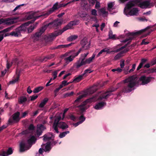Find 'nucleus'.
Masks as SVG:
<instances>
[{
    "mask_svg": "<svg viewBox=\"0 0 156 156\" xmlns=\"http://www.w3.org/2000/svg\"><path fill=\"white\" fill-rule=\"evenodd\" d=\"M42 147L44 151H49L51 149V142H49L46 144H43L42 146Z\"/></svg>",
    "mask_w": 156,
    "mask_h": 156,
    "instance_id": "19",
    "label": "nucleus"
},
{
    "mask_svg": "<svg viewBox=\"0 0 156 156\" xmlns=\"http://www.w3.org/2000/svg\"><path fill=\"white\" fill-rule=\"evenodd\" d=\"M123 47H122L120 49H118L116 50H113L112 49V48H105L101 51L97 55V57H98L103 55L104 52H106L107 54H113L115 53H117Z\"/></svg>",
    "mask_w": 156,
    "mask_h": 156,
    "instance_id": "8",
    "label": "nucleus"
},
{
    "mask_svg": "<svg viewBox=\"0 0 156 156\" xmlns=\"http://www.w3.org/2000/svg\"><path fill=\"white\" fill-rule=\"evenodd\" d=\"M62 84L64 86H65L68 85V84L67 83V81L66 80L63 81L62 82Z\"/></svg>",
    "mask_w": 156,
    "mask_h": 156,
    "instance_id": "59",
    "label": "nucleus"
},
{
    "mask_svg": "<svg viewBox=\"0 0 156 156\" xmlns=\"http://www.w3.org/2000/svg\"><path fill=\"white\" fill-rule=\"evenodd\" d=\"M65 31V30H64V28H63L62 30L56 31L54 33L50 35V37L51 38H53L54 37H56L61 34L62 33Z\"/></svg>",
    "mask_w": 156,
    "mask_h": 156,
    "instance_id": "24",
    "label": "nucleus"
},
{
    "mask_svg": "<svg viewBox=\"0 0 156 156\" xmlns=\"http://www.w3.org/2000/svg\"><path fill=\"white\" fill-rule=\"evenodd\" d=\"M36 140L35 137L32 136L30 137L27 141H22L20 144V151L23 152L29 149Z\"/></svg>",
    "mask_w": 156,
    "mask_h": 156,
    "instance_id": "4",
    "label": "nucleus"
},
{
    "mask_svg": "<svg viewBox=\"0 0 156 156\" xmlns=\"http://www.w3.org/2000/svg\"><path fill=\"white\" fill-rule=\"evenodd\" d=\"M27 100V98L26 97H22L19 99L18 101L20 103L22 104L25 102Z\"/></svg>",
    "mask_w": 156,
    "mask_h": 156,
    "instance_id": "38",
    "label": "nucleus"
},
{
    "mask_svg": "<svg viewBox=\"0 0 156 156\" xmlns=\"http://www.w3.org/2000/svg\"><path fill=\"white\" fill-rule=\"evenodd\" d=\"M66 4L64 5H63L62 4H60L58 5V3L57 2L53 6V7L50 9L48 12L46 13L45 14L41 15L40 16H36L34 14H31L29 15L27 18L28 19H33V21H35L38 17H40L41 16H44L45 17H46L48 15L52 13L54 11L56 10H57L60 7L62 6H65L66 5Z\"/></svg>",
    "mask_w": 156,
    "mask_h": 156,
    "instance_id": "5",
    "label": "nucleus"
},
{
    "mask_svg": "<svg viewBox=\"0 0 156 156\" xmlns=\"http://www.w3.org/2000/svg\"><path fill=\"white\" fill-rule=\"evenodd\" d=\"M24 4H22L19 5L17 6L16 7H15V8L14 9L13 11L14 12L15 11L17 10L20 9L21 8V7L22 6H23L24 5Z\"/></svg>",
    "mask_w": 156,
    "mask_h": 156,
    "instance_id": "51",
    "label": "nucleus"
},
{
    "mask_svg": "<svg viewBox=\"0 0 156 156\" xmlns=\"http://www.w3.org/2000/svg\"><path fill=\"white\" fill-rule=\"evenodd\" d=\"M95 56V54H94L91 57L89 58H88L86 59L85 60H84L85 64H86L90 63L92 62L93 60L94 59Z\"/></svg>",
    "mask_w": 156,
    "mask_h": 156,
    "instance_id": "29",
    "label": "nucleus"
},
{
    "mask_svg": "<svg viewBox=\"0 0 156 156\" xmlns=\"http://www.w3.org/2000/svg\"><path fill=\"white\" fill-rule=\"evenodd\" d=\"M67 118L69 119H70L72 120L75 121L77 118L74 115L72 114H69L67 117Z\"/></svg>",
    "mask_w": 156,
    "mask_h": 156,
    "instance_id": "39",
    "label": "nucleus"
},
{
    "mask_svg": "<svg viewBox=\"0 0 156 156\" xmlns=\"http://www.w3.org/2000/svg\"><path fill=\"white\" fill-rule=\"evenodd\" d=\"M136 66V65L135 64H134L133 65V68L132 69H130L129 70V73L132 72L135 69Z\"/></svg>",
    "mask_w": 156,
    "mask_h": 156,
    "instance_id": "55",
    "label": "nucleus"
},
{
    "mask_svg": "<svg viewBox=\"0 0 156 156\" xmlns=\"http://www.w3.org/2000/svg\"><path fill=\"white\" fill-rule=\"evenodd\" d=\"M146 61V60L145 59H143L141 60V63L139 64V66H138L137 68V70H139L140 69L142 66L143 64Z\"/></svg>",
    "mask_w": 156,
    "mask_h": 156,
    "instance_id": "40",
    "label": "nucleus"
},
{
    "mask_svg": "<svg viewBox=\"0 0 156 156\" xmlns=\"http://www.w3.org/2000/svg\"><path fill=\"white\" fill-rule=\"evenodd\" d=\"M34 128V126L31 124L30 125L28 129L27 130H26L25 131H23L22 132V134H26L28 133V131H29L30 133H32L33 131V129Z\"/></svg>",
    "mask_w": 156,
    "mask_h": 156,
    "instance_id": "28",
    "label": "nucleus"
},
{
    "mask_svg": "<svg viewBox=\"0 0 156 156\" xmlns=\"http://www.w3.org/2000/svg\"><path fill=\"white\" fill-rule=\"evenodd\" d=\"M74 94V92L73 91L71 92L70 93H67L66 94V95L67 96H69L72 95Z\"/></svg>",
    "mask_w": 156,
    "mask_h": 156,
    "instance_id": "63",
    "label": "nucleus"
},
{
    "mask_svg": "<svg viewBox=\"0 0 156 156\" xmlns=\"http://www.w3.org/2000/svg\"><path fill=\"white\" fill-rule=\"evenodd\" d=\"M91 12V15L94 16H95L97 15V11L95 9H92Z\"/></svg>",
    "mask_w": 156,
    "mask_h": 156,
    "instance_id": "47",
    "label": "nucleus"
},
{
    "mask_svg": "<svg viewBox=\"0 0 156 156\" xmlns=\"http://www.w3.org/2000/svg\"><path fill=\"white\" fill-rule=\"evenodd\" d=\"M125 64H124V60H122L120 61V66L121 68H123Z\"/></svg>",
    "mask_w": 156,
    "mask_h": 156,
    "instance_id": "52",
    "label": "nucleus"
},
{
    "mask_svg": "<svg viewBox=\"0 0 156 156\" xmlns=\"http://www.w3.org/2000/svg\"><path fill=\"white\" fill-rule=\"evenodd\" d=\"M135 3L133 1L128 2L126 5L124 10L123 13L127 17L137 16L139 14V10L135 7Z\"/></svg>",
    "mask_w": 156,
    "mask_h": 156,
    "instance_id": "3",
    "label": "nucleus"
},
{
    "mask_svg": "<svg viewBox=\"0 0 156 156\" xmlns=\"http://www.w3.org/2000/svg\"><path fill=\"white\" fill-rule=\"evenodd\" d=\"M86 95L87 94L85 93H84L83 94H82L80 95L79 97H77V98L75 100V102L76 103L80 101V100L82 98L85 97Z\"/></svg>",
    "mask_w": 156,
    "mask_h": 156,
    "instance_id": "34",
    "label": "nucleus"
},
{
    "mask_svg": "<svg viewBox=\"0 0 156 156\" xmlns=\"http://www.w3.org/2000/svg\"><path fill=\"white\" fill-rule=\"evenodd\" d=\"M20 28L18 27L16 28L15 30L11 32V36L15 37H19L21 36V32L20 31Z\"/></svg>",
    "mask_w": 156,
    "mask_h": 156,
    "instance_id": "21",
    "label": "nucleus"
},
{
    "mask_svg": "<svg viewBox=\"0 0 156 156\" xmlns=\"http://www.w3.org/2000/svg\"><path fill=\"white\" fill-rule=\"evenodd\" d=\"M46 29V27L44 26L42 27L39 31L37 32L34 35L33 37V39L35 41H37L39 39V37L44 33Z\"/></svg>",
    "mask_w": 156,
    "mask_h": 156,
    "instance_id": "14",
    "label": "nucleus"
},
{
    "mask_svg": "<svg viewBox=\"0 0 156 156\" xmlns=\"http://www.w3.org/2000/svg\"><path fill=\"white\" fill-rule=\"evenodd\" d=\"M119 23V22L116 21L113 24V26L115 27H118V24Z\"/></svg>",
    "mask_w": 156,
    "mask_h": 156,
    "instance_id": "60",
    "label": "nucleus"
},
{
    "mask_svg": "<svg viewBox=\"0 0 156 156\" xmlns=\"http://www.w3.org/2000/svg\"><path fill=\"white\" fill-rule=\"evenodd\" d=\"M31 23V22L30 21H28L21 26L18 28H20V31L21 32L23 31H25L27 30L28 27H27Z\"/></svg>",
    "mask_w": 156,
    "mask_h": 156,
    "instance_id": "22",
    "label": "nucleus"
},
{
    "mask_svg": "<svg viewBox=\"0 0 156 156\" xmlns=\"http://www.w3.org/2000/svg\"><path fill=\"white\" fill-rule=\"evenodd\" d=\"M37 97H38V96L37 95L35 96H32L31 97L30 100L31 101L34 100H35V99H36L37 98Z\"/></svg>",
    "mask_w": 156,
    "mask_h": 156,
    "instance_id": "61",
    "label": "nucleus"
},
{
    "mask_svg": "<svg viewBox=\"0 0 156 156\" xmlns=\"http://www.w3.org/2000/svg\"><path fill=\"white\" fill-rule=\"evenodd\" d=\"M78 37L76 35H71L68 38L67 40L69 41H73L76 39Z\"/></svg>",
    "mask_w": 156,
    "mask_h": 156,
    "instance_id": "36",
    "label": "nucleus"
},
{
    "mask_svg": "<svg viewBox=\"0 0 156 156\" xmlns=\"http://www.w3.org/2000/svg\"><path fill=\"white\" fill-rule=\"evenodd\" d=\"M62 115L61 114H60L58 115H57L54 123L53 127L57 133H58V127L63 129H65L68 128V126L66 123L63 122L58 123L59 121L61 119H62L61 117Z\"/></svg>",
    "mask_w": 156,
    "mask_h": 156,
    "instance_id": "6",
    "label": "nucleus"
},
{
    "mask_svg": "<svg viewBox=\"0 0 156 156\" xmlns=\"http://www.w3.org/2000/svg\"><path fill=\"white\" fill-rule=\"evenodd\" d=\"M68 110V108L65 109L64 111V112H63V114H62V113H61L62 114V115H61V116H62V119H63L64 118L65 114V113Z\"/></svg>",
    "mask_w": 156,
    "mask_h": 156,
    "instance_id": "57",
    "label": "nucleus"
},
{
    "mask_svg": "<svg viewBox=\"0 0 156 156\" xmlns=\"http://www.w3.org/2000/svg\"><path fill=\"white\" fill-rule=\"evenodd\" d=\"M136 4L139 7L142 9L151 8L153 7L154 3L151 2L149 1H141L140 0H135Z\"/></svg>",
    "mask_w": 156,
    "mask_h": 156,
    "instance_id": "7",
    "label": "nucleus"
},
{
    "mask_svg": "<svg viewBox=\"0 0 156 156\" xmlns=\"http://www.w3.org/2000/svg\"><path fill=\"white\" fill-rule=\"evenodd\" d=\"M62 22L63 21L61 19L57 20L49 23V24L52 25L54 27H57L62 24Z\"/></svg>",
    "mask_w": 156,
    "mask_h": 156,
    "instance_id": "26",
    "label": "nucleus"
},
{
    "mask_svg": "<svg viewBox=\"0 0 156 156\" xmlns=\"http://www.w3.org/2000/svg\"><path fill=\"white\" fill-rule=\"evenodd\" d=\"M20 113L17 112L14 113L13 115V119L15 121H18L20 119L19 117Z\"/></svg>",
    "mask_w": 156,
    "mask_h": 156,
    "instance_id": "32",
    "label": "nucleus"
},
{
    "mask_svg": "<svg viewBox=\"0 0 156 156\" xmlns=\"http://www.w3.org/2000/svg\"><path fill=\"white\" fill-rule=\"evenodd\" d=\"M79 122H81V123L85 120V118L83 116H81L79 118Z\"/></svg>",
    "mask_w": 156,
    "mask_h": 156,
    "instance_id": "50",
    "label": "nucleus"
},
{
    "mask_svg": "<svg viewBox=\"0 0 156 156\" xmlns=\"http://www.w3.org/2000/svg\"><path fill=\"white\" fill-rule=\"evenodd\" d=\"M85 65L84 60H82L79 59L75 64L76 68H79L83 65Z\"/></svg>",
    "mask_w": 156,
    "mask_h": 156,
    "instance_id": "30",
    "label": "nucleus"
},
{
    "mask_svg": "<svg viewBox=\"0 0 156 156\" xmlns=\"http://www.w3.org/2000/svg\"><path fill=\"white\" fill-rule=\"evenodd\" d=\"M54 137L53 136L51 133H48L43 136V139L44 141H49L51 140H53Z\"/></svg>",
    "mask_w": 156,
    "mask_h": 156,
    "instance_id": "18",
    "label": "nucleus"
},
{
    "mask_svg": "<svg viewBox=\"0 0 156 156\" xmlns=\"http://www.w3.org/2000/svg\"><path fill=\"white\" fill-rule=\"evenodd\" d=\"M13 150L11 148H9L7 152L2 151L0 154V156H7L12 154Z\"/></svg>",
    "mask_w": 156,
    "mask_h": 156,
    "instance_id": "25",
    "label": "nucleus"
},
{
    "mask_svg": "<svg viewBox=\"0 0 156 156\" xmlns=\"http://www.w3.org/2000/svg\"><path fill=\"white\" fill-rule=\"evenodd\" d=\"M99 12L104 16H107L108 14V11H106V9L105 8H102L100 9Z\"/></svg>",
    "mask_w": 156,
    "mask_h": 156,
    "instance_id": "27",
    "label": "nucleus"
},
{
    "mask_svg": "<svg viewBox=\"0 0 156 156\" xmlns=\"http://www.w3.org/2000/svg\"><path fill=\"white\" fill-rule=\"evenodd\" d=\"M48 101V98H45L40 104L39 105V107L41 108L43 107L46 104Z\"/></svg>",
    "mask_w": 156,
    "mask_h": 156,
    "instance_id": "35",
    "label": "nucleus"
},
{
    "mask_svg": "<svg viewBox=\"0 0 156 156\" xmlns=\"http://www.w3.org/2000/svg\"><path fill=\"white\" fill-rule=\"evenodd\" d=\"M81 124V122H78L76 123H73V125L75 127H76L78 126L80 124Z\"/></svg>",
    "mask_w": 156,
    "mask_h": 156,
    "instance_id": "56",
    "label": "nucleus"
},
{
    "mask_svg": "<svg viewBox=\"0 0 156 156\" xmlns=\"http://www.w3.org/2000/svg\"><path fill=\"white\" fill-rule=\"evenodd\" d=\"M113 90L105 93H100L95 97L87 99L84 101L79 107L81 112H83L90 106V104L92 102L99 100L103 98H106L110 96L112 94V92L115 91Z\"/></svg>",
    "mask_w": 156,
    "mask_h": 156,
    "instance_id": "2",
    "label": "nucleus"
},
{
    "mask_svg": "<svg viewBox=\"0 0 156 156\" xmlns=\"http://www.w3.org/2000/svg\"><path fill=\"white\" fill-rule=\"evenodd\" d=\"M78 21H73L70 22L66 26L64 27L63 28L64 30H66L72 28L73 26L77 25L78 23Z\"/></svg>",
    "mask_w": 156,
    "mask_h": 156,
    "instance_id": "17",
    "label": "nucleus"
},
{
    "mask_svg": "<svg viewBox=\"0 0 156 156\" xmlns=\"http://www.w3.org/2000/svg\"><path fill=\"white\" fill-rule=\"evenodd\" d=\"M106 104L104 102H100L96 104L94 107V108L96 110H100Z\"/></svg>",
    "mask_w": 156,
    "mask_h": 156,
    "instance_id": "23",
    "label": "nucleus"
},
{
    "mask_svg": "<svg viewBox=\"0 0 156 156\" xmlns=\"http://www.w3.org/2000/svg\"><path fill=\"white\" fill-rule=\"evenodd\" d=\"M109 36L110 38L115 39V35H113L112 32L110 31L109 33Z\"/></svg>",
    "mask_w": 156,
    "mask_h": 156,
    "instance_id": "46",
    "label": "nucleus"
},
{
    "mask_svg": "<svg viewBox=\"0 0 156 156\" xmlns=\"http://www.w3.org/2000/svg\"><path fill=\"white\" fill-rule=\"evenodd\" d=\"M45 129V127L43 125L40 124L37 125L35 135L38 136H40L41 135L42 131Z\"/></svg>",
    "mask_w": 156,
    "mask_h": 156,
    "instance_id": "16",
    "label": "nucleus"
},
{
    "mask_svg": "<svg viewBox=\"0 0 156 156\" xmlns=\"http://www.w3.org/2000/svg\"><path fill=\"white\" fill-rule=\"evenodd\" d=\"M59 70H56V71H54L53 73V76L54 77H53V79L52 78V80H54L56 78V77H57V75L58 72H59Z\"/></svg>",
    "mask_w": 156,
    "mask_h": 156,
    "instance_id": "48",
    "label": "nucleus"
},
{
    "mask_svg": "<svg viewBox=\"0 0 156 156\" xmlns=\"http://www.w3.org/2000/svg\"><path fill=\"white\" fill-rule=\"evenodd\" d=\"M43 88V87L40 86L37 87L34 89V90H33V92L34 93H37L42 90Z\"/></svg>",
    "mask_w": 156,
    "mask_h": 156,
    "instance_id": "43",
    "label": "nucleus"
},
{
    "mask_svg": "<svg viewBox=\"0 0 156 156\" xmlns=\"http://www.w3.org/2000/svg\"><path fill=\"white\" fill-rule=\"evenodd\" d=\"M92 72L90 70V69H87L86 70L84 73L82 74L83 76L84 75L86 74L87 73H91Z\"/></svg>",
    "mask_w": 156,
    "mask_h": 156,
    "instance_id": "53",
    "label": "nucleus"
},
{
    "mask_svg": "<svg viewBox=\"0 0 156 156\" xmlns=\"http://www.w3.org/2000/svg\"><path fill=\"white\" fill-rule=\"evenodd\" d=\"M82 48L79 50H86L89 49L90 47V42L86 38H84L81 41Z\"/></svg>",
    "mask_w": 156,
    "mask_h": 156,
    "instance_id": "10",
    "label": "nucleus"
},
{
    "mask_svg": "<svg viewBox=\"0 0 156 156\" xmlns=\"http://www.w3.org/2000/svg\"><path fill=\"white\" fill-rule=\"evenodd\" d=\"M4 34H2V33L1 31H0V42L2 40Z\"/></svg>",
    "mask_w": 156,
    "mask_h": 156,
    "instance_id": "58",
    "label": "nucleus"
},
{
    "mask_svg": "<svg viewBox=\"0 0 156 156\" xmlns=\"http://www.w3.org/2000/svg\"><path fill=\"white\" fill-rule=\"evenodd\" d=\"M69 133V131L63 132L59 134V137L60 138H62L63 137H65L67 134H68Z\"/></svg>",
    "mask_w": 156,
    "mask_h": 156,
    "instance_id": "42",
    "label": "nucleus"
},
{
    "mask_svg": "<svg viewBox=\"0 0 156 156\" xmlns=\"http://www.w3.org/2000/svg\"><path fill=\"white\" fill-rule=\"evenodd\" d=\"M73 44V43H71L70 44H65V45H58L57 47H55L54 48V49H58V48H64L69 47L71 46Z\"/></svg>",
    "mask_w": 156,
    "mask_h": 156,
    "instance_id": "33",
    "label": "nucleus"
},
{
    "mask_svg": "<svg viewBox=\"0 0 156 156\" xmlns=\"http://www.w3.org/2000/svg\"><path fill=\"white\" fill-rule=\"evenodd\" d=\"M100 6V3L99 2H97L95 5V8L96 9H98Z\"/></svg>",
    "mask_w": 156,
    "mask_h": 156,
    "instance_id": "62",
    "label": "nucleus"
},
{
    "mask_svg": "<svg viewBox=\"0 0 156 156\" xmlns=\"http://www.w3.org/2000/svg\"><path fill=\"white\" fill-rule=\"evenodd\" d=\"M11 29V27H9L4 30L3 31L1 32L2 33V32H6L9 31Z\"/></svg>",
    "mask_w": 156,
    "mask_h": 156,
    "instance_id": "54",
    "label": "nucleus"
},
{
    "mask_svg": "<svg viewBox=\"0 0 156 156\" xmlns=\"http://www.w3.org/2000/svg\"><path fill=\"white\" fill-rule=\"evenodd\" d=\"M105 24L104 23H103L101 25V30H103V28L105 27Z\"/></svg>",
    "mask_w": 156,
    "mask_h": 156,
    "instance_id": "64",
    "label": "nucleus"
},
{
    "mask_svg": "<svg viewBox=\"0 0 156 156\" xmlns=\"http://www.w3.org/2000/svg\"><path fill=\"white\" fill-rule=\"evenodd\" d=\"M79 16L82 18H84L87 17L88 18L86 20L88 22L90 21L95 20L97 21L95 17H92L90 16H87V14L85 12H80L79 13Z\"/></svg>",
    "mask_w": 156,
    "mask_h": 156,
    "instance_id": "15",
    "label": "nucleus"
},
{
    "mask_svg": "<svg viewBox=\"0 0 156 156\" xmlns=\"http://www.w3.org/2000/svg\"><path fill=\"white\" fill-rule=\"evenodd\" d=\"M44 150L42 148H40L39 150L38 153L36 154V156H43L42 153Z\"/></svg>",
    "mask_w": 156,
    "mask_h": 156,
    "instance_id": "45",
    "label": "nucleus"
},
{
    "mask_svg": "<svg viewBox=\"0 0 156 156\" xmlns=\"http://www.w3.org/2000/svg\"><path fill=\"white\" fill-rule=\"evenodd\" d=\"M83 76V75L79 76H78L75 78L73 80V82H75V83H77L79 82L82 79Z\"/></svg>",
    "mask_w": 156,
    "mask_h": 156,
    "instance_id": "37",
    "label": "nucleus"
},
{
    "mask_svg": "<svg viewBox=\"0 0 156 156\" xmlns=\"http://www.w3.org/2000/svg\"><path fill=\"white\" fill-rule=\"evenodd\" d=\"M81 50H79L78 52L76 53L73 54L72 55L69 56L68 54L66 53L64 54V61L67 64L69 62L72 61L75 57L77 56L79 53L80 52Z\"/></svg>",
    "mask_w": 156,
    "mask_h": 156,
    "instance_id": "9",
    "label": "nucleus"
},
{
    "mask_svg": "<svg viewBox=\"0 0 156 156\" xmlns=\"http://www.w3.org/2000/svg\"><path fill=\"white\" fill-rule=\"evenodd\" d=\"M153 77L141 76L139 80L135 76L129 77L126 79L125 83H126V86L122 90V92H129L134 89V87L137 84L138 85H145L149 83L152 79Z\"/></svg>",
    "mask_w": 156,
    "mask_h": 156,
    "instance_id": "1",
    "label": "nucleus"
},
{
    "mask_svg": "<svg viewBox=\"0 0 156 156\" xmlns=\"http://www.w3.org/2000/svg\"><path fill=\"white\" fill-rule=\"evenodd\" d=\"M36 25L34 24H33L30 26L29 27H28L27 28L28 32L29 33H31L33 31Z\"/></svg>",
    "mask_w": 156,
    "mask_h": 156,
    "instance_id": "41",
    "label": "nucleus"
},
{
    "mask_svg": "<svg viewBox=\"0 0 156 156\" xmlns=\"http://www.w3.org/2000/svg\"><path fill=\"white\" fill-rule=\"evenodd\" d=\"M54 57L53 55H51V56H47L45 57L44 59L42 60V61H46L48 59H50L51 58H52Z\"/></svg>",
    "mask_w": 156,
    "mask_h": 156,
    "instance_id": "49",
    "label": "nucleus"
},
{
    "mask_svg": "<svg viewBox=\"0 0 156 156\" xmlns=\"http://www.w3.org/2000/svg\"><path fill=\"white\" fill-rule=\"evenodd\" d=\"M115 2H109L107 3V9L111 14H113L117 12V10L113 11L115 9Z\"/></svg>",
    "mask_w": 156,
    "mask_h": 156,
    "instance_id": "13",
    "label": "nucleus"
},
{
    "mask_svg": "<svg viewBox=\"0 0 156 156\" xmlns=\"http://www.w3.org/2000/svg\"><path fill=\"white\" fill-rule=\"evenodd\" d=\"M123 47V48H122L120 51L122 50L123 49H124V50L121 51L120 52L118 53L114 56V60H116L119 59L121 57L124 55V54L125 53L128 51L129 49L127 48H126L125 46L124 47ZM122 48V47L120 48ZM119 49H120V48Z\"/></svg>",
    "mask_w": 156,
    "mask_h": 156,
    "instance_id": "12",
    "label": "nucleus"
},
{
    "mask_svg": "<svg viewBox=\"0 0 156 156\" xmlns=\"http://www.w3.org/2000/svg\"><path fill=\"white\" fill-rule=\"evenodd\" d=\"M16 18L14 19L5 18L2 19L0 20V24L2 23L10 25L16 22Z\"/></svg>",
    "mask_w": 156,
    "mask_h": 156,
    "instance_id": "11",
    "label": "nucleus"
},
{
    "mask_svg": "<svg viewBox=\"0 0 156 156\" xmlns=\"http://www.w3.org/2000/svg\"><path fill=\"white\" fill-rule=\"evenodd\" d=\"M19 75H18L16 77H13L12 80L9 82V84H14L17 83L19 80Z\"/></svg>",
    "mask_w": 156,
    "mask_h": 156,
    "instance_id": "31",
    "label": "nucleus"
},
{
    "mask_svg": "<svg viewBox=\"0 0 156 156\" xmlns=\"http://www.w3.org/2000/svg\"><path fill=\"white\" fill-rule=\"evenodd\" d=\"M144 31V30H142L134 33H129V39H126L124 40L123 41H122V42H125L127 41H129V40H131L134 38L135 37V36L136 35L138 34H140L141 33L142 31Z\"/></svg>",
    "mask_w": 156,
    "mask_h": 156,
    "instance_id": "20",
    "label": "nucleus"
},
{
    "mask_svg": "<svg viewBox=\"0 0 156 156\" xmlns=\"http://www.w3.org/2000/svg\"><path fill=\"white\" fill-rule=\"evenodd\" d=\"M88 54L89 52H87L86 53H85L83 54H81L80 59L82 60H85L84 59L85 58H86V57Z\"/></svg>",
    "mask_w": 156,
    "mask_h": 156,
    "instance_id": "44",
    "label": "nucleus"
}]
</instances>
